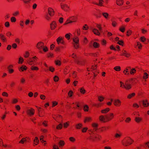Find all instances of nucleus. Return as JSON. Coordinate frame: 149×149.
Wrapping results in <instances>:
<instances>
[{
	"mask_svg": "<svg viewBox=\"0 0 149 149\" xmlns=\"http://www.w3.org/2000/svg\"><path fill=\"white\" fill-rule=\"evenodd\" d=\"M102 138L101 136L97 134L94 137H92V136H90V139L93 141H96L100 140Z\"/></svg>",
	"mask_w": 149,
	"mask_h": 149,
	"instance_id": "nucleus-5",
	"label": "nucleus"
},
{
	"mask_svg": "<svg viewBox=\"0 0 149 149\" xmlns=\"http://www.w3.org/2000/svg\"><path fill=\"white\" fill-rule=\"evenodd\" d=\"M119 30L122 33H124L125 30V27L123 26H122L119 29Z\"/></svg>",
	"mask_w": 149,
	"mask_h": 149,
	"instance_id": "nucleus-38",
	"label": "nucleus"
},
{
	"mask_svg": "<svg viewBox=\"0 0 149 149\" xmlns=\"http://www.w3.org/2000/svg\"><path fill=\"white\" fill-rule=\"evenodd\" d=\"M136 72V70L134 68H132L131 69V70L130 71V73L131 74H134Z\"/></svg>",
	"mask_w": 149,
	"mask_h": 149,
	"instance_id": "nucleus-43",
	"label": "nucleus"
},
{
	"mask_svg": "<svg viewBox=\"0 0 149 149\" xmlns=\"http://www.w3.org/2000/svg\"><path fill=\"white\" fill-rule=\"evenodd\" d=\"M97 68V65H93L91 68L90 69H91V71L93 70V71H95V70H96Z\"/></svg>",
	"mask_w": 149,
	"mask_h": 149,
	"instance_id": "nucleus-47",
	"label": "nucleus"
},
{
	"mask_svg": "<svg viewBox=\"0 0 149 149\" xmlns=\"http://www.w3.org/2000/svg\"><path fill=\"white\" fill-rule=\"evenodd\" d=\"M88 130V128L87 127H84L81 130V132L83 133H85Z\"/></svg>",
	"mask_w": 149,
	"mask_h": 149,
	"instance_id": "nucleus-50",
	"label": "nucleus"
},
{
	"mask_svg": "<svg viewBox=\"0 0 149 149\" xmlns=\"http://www.w3.org/2000/svg\"><path fill=\"white\" fill-rule=\"evenodd\" d=\"M27 67L25 65H23L19 69V70L21 71H25L27 70Z\"/></svg>",
	"mask_w": 149,
	"mask_h": 149,
	"instance_id": "nucleus-25",
	"label": "nucleus"
},
{
	"mask_svg": "<svg viewBox=\"0 0 149 149\" xmlns=\"http://www.w3.org/2000/svg\"><path fill=\"white\" fill-rule=\"evenodd\" d=\"M10 20L12 22H15L16 21V19L15 17H12L10 19Z\"/></svg>",
	"mask_w": 149,
	"mask_h": 149,
	"instance_id": "nucleus-58",
	"label": "nucleus"
},
{
	"mask_svg": "<svg viewBox=\"0 0 149 149\" xmlns=\"http://www.w3.org/2000/svg\"><path fill=\"white\" fill-rule=\"evenodd\" d=\"M116 3L117 5L121 6L123 4L124 1L123 0H116Z\"/></svg>",
	"mask_w": 149,
	"mask_h": 149,
	"instance_id": "nucleus-24",
	"label": "nucleus"
},
{
	"mask_svg": "<svg viewBox=\"0 0 149 149\" xmlns=\"http://www.w3.org/2000/svg\"><path fill=\"white\" fill-rule=\"evenodd\" d=\"M104 2L103 0H99V3H93L94 4L98 6H103V2Z\"/></svg>",
	"mask_w": 149,
	"mask_h": 149,
	"instance_id": "nucleus-16",
	"label": "nucleus"
},
{
	"mask_svg": "<svg viewBox=\"0 0 149 149\" xmlns=\"http://www.w3.org/2000/svg\"><path fill=\"white\" fill-rule=\"evenodd\" d=\"M110 128L109 126H104L102 127L100 129V132H105L108 130Z\"/></svg>",
	"mask_w": 149,
	"mask_h": 149,
	"instance_id": "nucleus-15",
	"label": "nucleus"
},
{
	"mask_svg": "<svg viewBox=\"0 0 149 149\" xmlns=\"http://www.w3.org/2000/svg\"><path fill=\"white\" fill-rule=\"evenodd\" d=\"M73 40L74 43H79V39L77 37H74L73 38Z\"/></svg>",
	"mask_w": 149,
	"mask_h": 149,
	"instance_id": "nucleus-36",
	"label": "nucleus"
},
{
	"mask_svg": "<svg viewBox=\"0 0 149 149\" xmlns=\"http://www.w3.org/2000/svg\"><path fill=\"white\" fill-rule=\"evenodd\" d=\"M45 19L48 21H49L51 19V17L47 14L45 16Z\"/></svg>",
	"mask_w": 149,
	"mask_h": 149,
	"instance_id": "nucleus-46",
	"label": "nucleus"
},
{
	"mask_svg": "<svg viewBox=\"0 0 149 149\" xmlns=\"http://www.w3.org/2000/svg\"><path fill=\"white\" fill-rule=\"evenodd\" d=\"M30 54L28 51L26 52L25 54L24 55V57L25 58H27L29 56Z\"/></svg>",
	"mask_w": 149,
	"mask_h": 149,
	"instance_id": "nucleus-41",
	"label": "nucleus"
},
{
	"mask_svg": "<svg viewBox=\"0 0 149 149\" xmlns=\"http://www.w3.org/2000/svg\"><path fill=\"white\" fill-rule=\"evenodd\" d=\"M63 38L61 37H59L56 39V41L58 44H59L61 42V40H62Z\"/></svg>",
	"mask_w": 149,
	"mask_h": 149,
	"instance_id": "nucleus-39",
	"label": "nucleus"
},
{
	"mask_svg": "<svg viewBox=\"0 0 149 149\" xmlns=\"http://www.w3.org/2000/svg\"><path fill=\"white\" fill-rule=\"evenodd\" d=\"M122 136V134L120 132L119 133H116L114 135V137L116 139H119Z\"/></svg>",
	"mask_w": 149,
	"mask_h": 149,
	"instance_id": "nucleus-20",
	"label": "nucleus"
},
{
	"mask_svg": "<svg viewBox=\"0 0 149 149\" xmlns=\"http://www.w3.org/2000/svg\"><path fill=\"white\" fill-rule=\"evenodd\" d=\"M142 120V118L141 117H136L135 118V121L137 123H139Z\"/></svg>",
	"mask_w": 149,
	"mask_h": 149,
	"instance_id": "nucleus-31",
	"label": "nucleus"
},
{
	"mask_svg": "<svg viewBox=\"0 0 149 149\" xmlns=\"http://www.w3.org/2000/svg\"><path fill=\"white\" fill-rule=\"evenodd\" d=\"M61 8L66 11H68L70 10L69 7L66 4L61 3Z\"/></svg>",
	"mask_w": 149,
	"mask_h": 149,
	"instance_id": "nucleus-6",
	"label": "nucleus"
},
{
	"mask_svg": "<svg viewBox=\"0 0 149 149\" xmlns=\"http://www.w3.org/2000/svg\"><path fill=\"white\" fill-rule=\"evenodd\" d=\"M96 27L99 29V30L101 31L102 30L101 25L100 24H96Z\"/></svg>",
	"mask_w": 149,
	"mask_h": 149,
	"instance_id": "nucleus-52",
	"label": "nucleus"
},
{
	"mask_svg": "<svg viewBox=\"0 0 149 149\" xmlns=\"http://www.w3.org/2000/svg\"><path fill=\"white\" fill-rule=\"evenodd\" d=\"M26 138H29L27 137H26L25 138H22L21 140L19 141V143L21 144H23L24 142L26 141Z\"/></svg>",
	"mask_w": 149,
	"mask_h": 149,
	"instance_id": "nucleus-34",
	"label": "nucleus"
},
{
	"mask_svg": "<svg viewBox=\"0 0 149 149\" xmlns=\"http://www.w3.org/2000/svg\"><path fill=\"white\" fill-rule=\"evenodd\" d=\"M93 32L95 34L99 36L100 34L99 31L96 29H94L93 30Z\"/></svg>",
	"mask_w": 149,
	"mask_h": 149,
	"instance_id": "nucleus-27",
	"label": "nucleus"
},
{
	"mask_svg": "<svg viewBox=\"0 0 149 149\" xmlns=\"http://www.w3.org/2000/svg\"><path fill=\"white\" fill-rule=\"evenodd\" d=\"M80 91L81 93L83 94H85L86 92L85 89L83 87L80 89Z\"/></svg>",
	"mask_w": 149,
	"mask_h": 149,
	"instance_id": "nucleus-45",
	"label": "nucleus"
},
{
	"mask_svg": "<svg viewBox=\"0 0 149 149\" xmlns=\"http://www.w3.org/2000/svg\"><path fill=\"white\" fill-rule=\"evenodd\" d=\"M50 28L51 30L54 29L56 27L57 25L56 22L53 21L50 24Z\"/></svg>",
	"mask_w": 149,
	"mask_h": 149,
	"instance_id": "nucleus-10",
	"label": "nucleus"
},
{
	"mask_svg": "<svg viewBox=\"0 0 149 149\" xmlns=\"http://www.w3.org/2000/svg\"><path fill=\"white\" fill-rule=\"evenodd\" d=\"M142 102L144 107H147L149 106V103L147 100H143L142 101Z\"/></svg>",
	"mask_w": 149,
	"mask_h": 149,
	"instance_id": "nucleus-19",
	"label": "nucleus"
},
{
	"mask_svg": "<svg viewBox=\"0 0 149 149\" xmlns=\"http://www.w3.org/2000/svg\"><path fill=\"white\" fill-rule=\"evenodd\" d=\"M120 87L123 88H125V84H124L123 82L122 81L120 82Z\"/></svg>",
	"mask_w": 149,
	"mask_h": 149,
	"instance_id": "nucleus-61",
	"label": "nucleus"
},
{
	"mask_svg": "<svg viewBox=\"0 0 149 149\" xmlns=\"http://www.w3.org/2000/svg\"><path fill=\"white\" fill-rule=\"evenodd\" d=\"M92 120L91 117H85L84 120V122L85 123L91 122Z\"/></svg>",
	"mask_w": 149,
	"mask_h": 149,
	"instance_id": "nucleus-17",
	"label": "nucleus"
},
{
	"mask_svg": "<svg viewBox=\"0 0 149 149\" xmlns=\"http://www.w3.org/2000/svg\"><path fill=\"white\" fill-rule=\"evenodd\" d=\"M105 117L106 118L107 122H108L112 120L114 117L113 114L112 113L109 114L105 115Z\"/></svg>",
	"mask_w": 149,
	"mask_h": 149,
	"instance_id": "nucleus-4",
	"label": "nucleus"
},
{
	"mask_svg": "<svg viewBox=\"0 0 149 149\" xmlns=\"http://www.w3.org/2000/svg\"><path fill=\"white\" fill-rule=\"evenodd\" d=\"M93 45L95 48H98L100 47V44L96 42H94Z\"/></svg>",
	"mask_w": 149,
	"mask_h": 149,
	"instance_id": "nucleus-33",
	"label": "nucleus"
},
{
	"mask_svg": "<svg viewBox=\"0 0 149 149\" xmlns=\"http://www.w3.org/2000/svg\"><path fill=\"white\" fill-rule=\"evenodd\" d=\"M125 88L126 90H129L132 88V85L127 81L125 83Z\"/></svg>",
	"mask_w": 149,
	"mask_h": 149,
	"instance_id": "nucleus-11",
	"label": "nucleus"
},
{
	"mask_svg": "<svg viewBox=\"0 0 149 149\" xmlns=\"http://www.w3.org/2000/svg\"><path fill=\"white\" fill-rule=\"evenodd\" d=\"M34 143H36V145H37L39 143V141L37 137H35L34 140Z\"/></svg>",
	"mask_w": 149,
	"mask_h": 149,
	"instance_id": "nucleus-44",
	"label": "nucleus"
},
{
	"mask_svg": "<svg viewBox=\"0 0 149 149\" xmlns=\"http://www.w3.org/2000/svg\"><path fill=\"white\" fill-rule=\"evenodd\" d=\"M106 43L107 41L106 40L104 39H103L101 41V44L102 45L105 46L106 45Z\"/></svg>",
	"mask_w": 149,
	"mask_h": 149,
	"instance_id": "nucleus-54",
	"label": "nucleus"
},
{
	"mask_svg": "<svg viewBox=\"0 0 149 149\" xmlns=\"http://www.w3.org/2000/svg\"><path fill=\"white\" fill-rule=\"evenodd\" d=\"M71 34L70 33L66 34L65 36V38L68 40H69L70 39V35Z\"/></svg>",
	"mask_w": 149,
	"mask_h": 149,
	"instance_id": "nucleus-51",
	"label": "nucleus"
},
{
	"mask_svg": "<svg viewBox=\"0 0 149 149\" xmlns=\"http://www.w3.org/2000/svg\"><path fill=\"white\" fill-rule=\"evenodd\" d=\"M110 110V109L108 108H106L105 109L101 110V112L102 113H106L108 112Z\"/></svg>",
	"mask_w": 149,
	"mask_h": 149,
	"instance_id": "nucleus-26",
	"label": "nucleus"
},
{
	"mask_svg": "<svg viewBox=\"0 0 149 149\" xmlns=\"http://www.w3.org/2000/svg\"><path fill=\"white\" fill-rule=\"evenodd\" d=\"M35 113V110L32 108L28 109L27 111V113L28 115L30 116L33 115Z\"/></svg>",
	"mask_w": 149,
	"mask_h": 149,
	"instance_id": "nucleus-7",
	"label": "nucleus"
},
{
	"mask_svg": "<svg viewBox=\"0 0 149 149\" xmlns=\"http://www.w3.org/2000/svg\"><path fill=\"white\" fill-rule=\"evenodd\" d=\"M59 80V77L57 76H55L54 77V81L57 82Z\"/></svg>",
	"mask_w": 149,
	"mask_h": 149,
	"instance_id": "nucleus-56",
	"label": "nucleus"
},
{
	"mask_svg": "<svg viewBox=\"0 0 149 149\" xmlns=\"http://www.w3.org/2000/svg\"><path fill=\"white\" fill-rule=\"evenodd\" d=\"M102 15L106 19H108L109 16V14L107 13L103 12L102 13Z\"/></svg>",
	"mask_w": 149,
	"mask_h": 149,
	"instance_id": "nucleus-32",
	"label": "nucleus"
},
{
	"mask_svg": "<svg viewBox=\"0 0 149 149\" xmlns=\"http://www.w3.org/2000/svg\"><path fill=\"white\" fill-rule=\"evenodd\" d=\"M24 61V60L23 58L20 56L19 58V60L18 63L19 64H22L23 63Z\"/></svg>",
	"mask_w": 149,
	"mask_h": 149,
	"instance_id": "nucleus-35",
	"label": "nucleus"
},
{
	"mask_svg": "<svg viewBox=\"0 0 149 149\" xmlns=\"http://www.w3.org/2000/svg\"><path fill=\"white\" fill-rule=\"evenodd\" d=\"M113 104L115 106L119 107L121 105V102L119 99L115 100L113 102Z\"/></svg>",
	"mask_w": 149,
	"mask_h": 149,
	"instance_id": "nucleus-8",
	"label": "nucleus"
},
{
	"mask_svg": "<svg viewBox=\"0 0 149 149\" xmlns=\"http://www.w3.org/2000/svg\"><path fill=\"white\" fill-rule=\"evenodd\" d=\"M36 47L38 49L40 50L39 52L40 53H42V51L41 50L42 49L45 52L48 51L47 47L46 46H45L44 43L42 42H38L36 45Z\"/></svg>",
	"mask_w": 149,
	"mask_h": 149,
	"instance_id": "nucleus-1",
	"label": "nucleus"
},
{
	"mask_svg": "<svg viewBox=\"0 0 149 149\" xmlns=\"http://www.w3.org/2000/svg\"><path fill=\"white\" fill-rule=\"evenodd\" d=\"M104 99V98L101 96H99L98 97V101L100 102H101L103 101Z\"/></svg>",
	"mask_w": 149,
	"mask_h": 149,
	"instance_id": "nucleus-53",
	"label": "nucleus"
},
{
	"mask_svg": "<svg viewBox=\"0 0 149 149\" xmlns=\"http://www.w3.org/2000/svg\"><path fill=\"white\" fill-rule=\"evenodd\" d=\"M122 53L120 54L121 56H124L127 58H129L131 56L130 54L128 53L127 52L124 50H123L122 52Z\"/></svg>",
	"mask_w": 149,
	"mask_h": 149,
	"instance_id": "nucleus-9",
	"label": "nucleus"
},
{
	"mask_svg": "<svg viewBox=\"0 0 149 149\" xmlns=\"http://www.w3.org/2000/svg\"><path fill=\"white\" fill-rule=\"evenodd\" d=\"M132 33V31L130 30H129L127 32L126 35L127 36H129L131 35Z\"/></svg>",
	"mask_w": 149,
	"mask_h": 149,
	"instance_id": "nucleus-49",
	"label": "nucleus"
},
{
	"mask_svg": "<svg viewBox=\"0 0 149 149\" xmlns=\"http://www.w3.org/2000/svg\"><path fill=\"white\" fill-rule=\"evenodd\" d=\"M65 144V142L64 141L60 140L58 143V145L59 147L61 148Z\"/></svg>",
	"mask_w": 149,
	"mask_h": 149,
	"instance_id": "nucleus-23",
	"label": "nucleus"
},
{
	"mask_svg": "<svg viewBox=\"0 0 149 149\" xmlns=\"http://www.w3.org/2000/svg\"><path fill=\"white\" fill-rule=\"evenodd\" d=\"M135 95V93H132L128 95L127 96V98L129 99L132 98V97H134Z\"/></svg>",
	"mask_w": 149,
	"mask_h": 149,
	"instance_id": "nucleus-29",
	"label": "nucleus"
},
{
	"mask_svg": "<svg viewBox=\"0 0 149 149\" xmlns=\"http://www.w3.org/2000/svg\"><path fill=\"white\" fill-rule=\"evenodd\" d=\"M89 28L88 26L86 24L82 27V29L84 30H87Z\"/></svg>",
	"mask_w": 149,
	"mask_h": 149,
	"instance_id": "nucleus-48",
	"label": "nucleus"
},
{
	"mask_svg": "<svg viewBox=\"0 0 149 149\" xmlns=\"http://www.w3.org/2000/svg\"><path fill=\"white\" fill-rule=\"evenodd\" d=\"M62 128V125L61 123L58 125L56 127V128L57 130H61Z\"/></svg>",
	"mask_w": 149,
	"mask_h": 149,
	"instance_id": "nucleus-55",
	"label": "nucleus"
},
{
	"mask_svg": "<svg viewBox=\"0 0 149 149\" xmlns=\"http://www.w3.org/2000/svg\"><path fill=\"white\" fill-rule=\"evenodd\" d=\"M69 139L70 141L72 142H74L75 141V139L73 137H70Z\"/></svg>",
	"mask_w": 149,
	"mask_h": 149,
	"instance_id": "nucleus-64",
	"label": "nucleus"
},
{
	"mask_svg": "<svg viewBox=\"0 0 149 149\" xmlns=\"http://www.w3.org/2000/svg\"><path fill=\"white\" fill-rule=\"evenodd\" d=\"M83 124L81 123H78L75 125V128L76 130H80L83 127Z\"/></svg>",
	"mask_w": 149,
	"mask_h": 149,
	"instance_id": "nucleus-18",
	"label": "nucleus"
},
{
	"mask_svg": "<svg viewBox=\"0 0 149 149\" xmlns=\"http://www.w3.org/2000/svg\"><path fill=\"white\" fill-rule=\"evenodd\" d=\"M148 74L146 72H144V73L143 78L144 79H147L148 78Z\"/></svg>",
	"mask_w": 149,
	"mask_h": 149,
	"instance_id": "nucleus-57",
	"label": "nucleus"
},
{
	"mask_svg": "<svg viewBox=\"0 0 149 149\" xmlns=\"http://www.w3.org/2000/svg\"><path fill=\"white\" fill-rule=\"evenodd\" d=\"M74 46L75 48L77 49L79 47V43H74Z\"/></svg>",
	"mask_w": 149,
	"mask_h": 149,
	"instance_id": "nucleus-63",
	"label": "nucleus"
},
{
	"mask_svg": "<svg viewBox=\"0 0 149 149\" xmlns=\"http://www.w3.org/2000/svg\"><path fill=\"white\" fill-rule=\"evenodd\" d=\"M131 69V68L130 67H127L126 69L124 70L123 72L125 74H129V70Z\"/></svg>",
	"mask_w": 149,
	"mask_h": 149,
	"instance_id": "nucleus-22",
	"label": "nucleus"
},
{
	"mask_svg": "<svg viewBox=\"0 0 149 149\" xmlns=\"http://www.w3.org/2000/svg\"><path fill=\"white\" fill-rule=\"evenodd\" d=\"M102 105V104L101 103H94L93 104V106L97 108H99L101 107Z\"/></svg>",
	"mask_w": 149,
	"mask_h": 149,
	"instance_id": "nucleus-30",
	"label": "nucleus"
},
{
	"mask_svg": "<svg viewBox=\"0 0 149 149\" xmlns=\"http://www.w3.org/2000/svg\"><path fill=\"white\" fill-rule=\"evenodd\" d=\"M92 126L93 128L94 131H96L97 130L98 126V124L95 123H93L92 124Z\"/></svg>",
	"mask_w": 149,
	"mask_h": 149,
	"instance_id": "nucleus-21",
	"label": "nucleus"
},
{
	"mask_svg": "<svg viewBox=\"0 0 149 149\" xmlns=\"http://www.w3.org/2000/svg\"><path fill=\"white\" fill-rule=\"evenodd\" d=\"M0 39L3 42H5L7 41V39L6 37L2 34H0Z\"/></svg>",
	"mask_w": 149,
	"mask_h": 149,
	"instance_id": "nucleus-14",
	"label": "nucleus"
},
{
	"mask_svg": "<svg viewBox=\"0 0 149 149\" xmlns=\"http://www.w3.org/2000/svg\"><path fill=\"white\" fill-rule=\"evenodd\" d=\"M48 13L49 15L51 16H53L54 14V10L51 8H49L48 10Z\"/></svg>",
	"mask_w": 149,
	"mask_h": 149,
	"instance_id": "nucleus-12",
	"label": "nucleus"
},
{
	"mask_svg": "<svg viewBox=\"0 0 149 149\" xmlns=\"http://www.w3.org/2000/svg\"><path fill=\"white\" fill-rule=\"evenodd\" d=\"M99 119L100 121L104 123L107 122L105 116H104L103 115L100 116L99 117Z\"/></svg>",
	"mask_w": 149,
	"mask_h": 149,
	"instance_id": "nucleus-13",
	"label": "nucleus"
},
{
	"mask_svg": "<svg viewBox=\"0 0 149 149\" xmlns=\"http://www.w3.org/2000/svg\"><path fill=\"white\" fill-rule=\"evenodd\" d=\"M88 107L87 105H86L84 107V110L85 111H88Z\"/></svg>",
	"mask_w": 149,
	"mask_h": 149,
	"instance_id": "nucleus-59",
	"label": "nucleus"
},
{
	"mask_svg": "<svg viewBox=\"0 0 149 149\" xmlns=\"http://www.w3.org/2000/svg\"><path fill=\"white\" fill-rule=\"evenodd\" d=\"M31 58H30L29 59L27 60V62L30 65H32L33 64V60H32Z\"/></svg>",
	"mask_w": 149,
	"mask_h": 149,
	"instance_id": "nucleus-40",
	"label": "nucleus"
},
{
	"mask_svg": "<svg viewBox=\"0 0 149 149\" xmlns=\"http://www.w3.org/2000/svg\"><path fill=\"white\" fill-rule=\"evenodd\" d=\"M31 69L32 70L37 71L39 70V68L37 66H32L31 68Z\"/></svg>",
	"mask_w": 149,
	"mask_h": 149,
	"instance_id": "nucleus-37",
	"label": "nucleus"
},
{
	"mask_svg": "<svg viewBox=\"0 0 149 149\" xmlns=\"http://www.w3.org/2000/svg\"><path fill=\"white\" fill-rule=\"evenodd\" d=\"M117 23L116 22L114 21H112V25L113 27H115L117 26Z\"/></svg>",
	"mask_w": 149,
	"mask_h": 149,
	"instance_id": "nucleus-60",
	"label": "nucleus"
},
{
	"mask_svg": "<svg viewBox=\"0 0 149 149\" xmlns=\"http://www.w3.org/2000/svg\"><path fill=\"white\" fill-rule=\"evenodd\" d=\"M78 20V17L77 16H72L69 17L66 21L64 25H65L68 24L76 22Z\"/></svg>",
	"mask_w": 149,
	"mask_h": 149,
	"instance_id": "nucleus-3",
	"label": "nucleus"
},
{
	"mask_svg": "<svg viewBox=\"0 0 149 149\" xmlns=\"http://www.w3.org/2000/svg\"><path fill=\"white\" fill-rule=\"evenodd\" d=\"M113 69L115 71H119L121 70V68L120 66H116Z\"/></svg>",
	"mask_w": 149,
	"mask_h": 149,
	"instance_id": "nucleus-42",
	"label": "nucleus"
},
{
	"mask_svg": "<svg viewBox=\"0 0 149 149\" xmlns=\"http://www.w3.org/2000/svg\"><path fill=\"white\" fill-rule=\"evenodd\" d=\"M117 43L120 45L123 46L124 45V42L123 40H119Z\"/></svg>",
	"mask_w": 149,
	"mask_h": 149,
	"instance_id": "nucleus-62",
	"label": "nucleus"
},
{
	"mask_svg": "<svg viewBox=\"0 0 149 149\" xmlns=\"http://www.w3.org/2000/svg\"><path fill=\"white\" fill-rule=\"evenodd\" d=\"M75 62L79 65H83L85 64V62L83 61H80L79 60H77Z\"/></svg>",
	"mask_w": 149,
	"mask_h": 149,
	"instance_id": "nucleus-28",
	"label": "nucleus"
},
{
	"mask_svg": "<svg viewBox=\"0 0 149 149\" xmlns=\"http://www.w3.org/2000/svg\"><path fill=\"white\" fill-rule=\"evenodd\" d=\"M133 142V140L129 137L125 138L122 141L123 145L125 146H127L132 144Z\"/></svg>",
	"mask_w": 149,
	"mask_h": 149,
	"instance_id": "nucleus-2",
	"label": "nucleus"
}]
</instances>
